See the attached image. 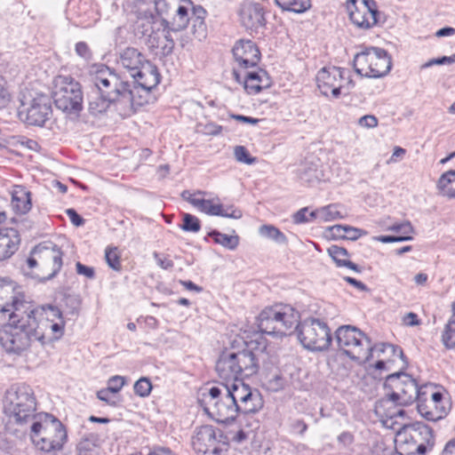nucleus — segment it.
<instances>
[{
	"label": "nucleus",
	"mask_w": 455,
	"mask_h": 455,
	"mask_svg": "<svg viewBox=\"0 0 455 455\" xmlns=\"http://www.w3.org/2000/svg\"><path fill=\"white\" fill-rule=\"evenodd\" d=\"M15 309L9 315V323L0 329V345L9 354L21 355L33 341L43 339L44 334L36 329L33 315L21 307Z\"/></svg>",
	"instance_id": "nucleus-1"
},
{
	"label": "nucleus",
	"mask_w": 455,
	"mask_h": 455,
	"mask_svg": "<svg viewBox=\"0 0 455 455\" xmlns=\"http://www.w3.org/2000/svg\"><path fill=\"white\" fill-rule=\"evenodd\" d=\"M4 412L11 423L22 430L37 419V400L34 389L27 383L12 384L4 394Z\"/></svg>",
	"instance_id": "nucleus-2"
},
{
	"label": "nucleus",
	"mask_w": 455,
	"mask_h": 455,
	"mask_svg": "<svg viewBox=\"0 0 455 455\" xmlns=\"http://www.w3.org/2000/svg\"><path fill=\"white\" fill-rule=\"evenodd\" d=\"M29 431L35 446L44 452L60 451L67 441V431L63 424L54 416L40 413L37 419L23 429Z\"/></svg>",
	"instance_id": "nucleus-3"
},
{
	"label": "nucleus",
	"mask_w": 455,
	"mask_h": 455,
	"mask_svg": "<svg viewBox=\"0 0 455 455\" xmlns=\"http://www.w3.org/2000/svg\"><path fill=\"white\" fill-rule=\"evenodd\" d=\"M215 370L223 383H228L257 373L259 363L255 354L250 349L237 352L225 350L220 355Z\"/></svg>",
	"instance_id": "nucleus-4"
},
{
	"label": "nucleus",
	"mask_w": 455,
	"mask_h": 455,
	"mask_svg": "<svg viewBox=\"0 0 455 455\" xmlns=\"http://www.w3.org/2000/svg\"><path fill=\"white\" fill-rule=\"evenodd\" d=\"M395 450L399 455H426L435 445L433 429L416 421L403 425L395 435Z\"/></svg>",
	"instance_id": "nucleus-5"
},
{
	"label": "nucleus",
	"mask_w": 455,
	"mask_h": 455,
	"mask_svg": "<svg viewBox=\"0 0 455 455\" xmlns=\"http://www.w3.org/2000/svg\"><path fill=\"white\" fill-rule=\"evenodd\" d=\"M384 387L390 391L386 399L380 401L377 406L379 411L381 406L394 403L400 406H407L419 400V396L427 395V386L419 387L416 380L409 374L399 371L389 374L385 380Z\"/></svg>",
	"instance_id": "nucleus-6"
},
{
	"label": "nucleus",
	"mask_w": 455,
	"mask_h": 455,
	"mask_svg": "<svg viewBox=\"0 0 455 455\" xmlns=\"http://www.w3.org/2000/svg\"><path fill=\"white\" fill-rule=\"evenodd\" d=\"M299 311L287 304H276L264 308L257 318L259 330L265 334L283 337L293 332L299 321Z\"/></svg>",
	"instance_id": "nucleus-7"
},
{
	"label": "nucleus",
	"mask_w": 455,
	"mask_h": 455,
	"mask_svg": "<svg viewBox=\"0 0 455 455\" xmlns=\"http://www.w3.org/2000/svg\"><path fill=\"white\" fill-rule=\"evenodd\" d=\"M62 255L54 243L44 241L39 243L27 259V267L31 270L28 274L44 282L53 278L61 269Z\"/></svg>",
	"instance_id": "nucleus-8"
},
{
	"label": "nucleus",
	"mask_w": 455,
	"mask_h": 455,
	"mask_svg": "<svg viewBox=\"0 0 455 455\" xmlns=\"http://www.w3.org/2000/svg\"><path fill=\"white\" fill-rule=\"evenodd\" d=\"M89 76L93 85L120 108H123L124 101L127 102L131 83L119 74L105 65H100L91 70Z\"/></svg>",
	"instance_id": "nucleus-9"
},
{
	"label": "nucleus",
	"mask_w": 455,
	"mask_h": 455,
	"mask_svg": "<svg viewBox=\"0 0 455 455\" xmlns=\"http://www.w3.org/2000/svg\"><path fill=\"white\" fill-rule=\"evenodd\" d=\"M151 68L147 67L143 78L134 79L133 84H130L127 102L124 101L123 108H120L122 116H130L138 108L153 103L156 100L152 90L160 83L159 72L150 73Z\"/></svg>",
	"instance_id": "nucleus-10"
},
{
	"label": "nucleus",
	"mask_w": 455,
	"mask_h": 455,
	"mask_svg": "<svg viewBox=\"0 0 455 455\" xmlns=\"http://www.w3.org/2000/svg\"><path fill=\"white\" fill-rule=\"evenodd\" d=\"M335 340L339 349L350 359L361 363L368 362L370 338L360 329L342 325L335 331Z\"/></svg>",
	"instance_id": "nucleus-11"
},
{
	"label": "nucleus",
	"mask_w": 455,
	"mask_h": 455,
	"mask_svg": "<svg viewBox=\"0 0 455 455\" xmlns=\"http://www.w3.org/2000/svg\"><path fill=\"white\" fill-rule=\"evenodd\" d=\"M300 344L307 350L323 351L327 349L332 340L327 323L316 318H307L298 322L293 328Z\"/></svg>",
	"instance_id": "nucleus-12"
},
{
	"label": "nucleus",
	"mask_w": 455,
	"mask_h": 455,
	"mask_svg": "<svg viewBox=\"0 0 455 455\" xmlns=\"http://www.w3.org/2000/svg\"><path fill=\"white\" fill-rule=\"evenodd\" d=\"M391 67V57L381 48L369 47L354 57L355 71L361 76L379 78L388 74Z\"/></svg>",
	"instance_id": "nucleus-13"
},
{
	"label": "nucleus",
	"mask_w": 455,
	"mask_h": 455,
	"mask_svg": "<svg viewBox=\"0 0 455 455\" xmlns=\"http://www.w3.org/2000/svg\"><path fill=\"white\" fill-rule=\"evenodd\" d=\"M52 98L57 108L78 116L83 108V92L78 82L70 76H59L54 80Z\"/></svg>",
	"instance_id": "nucleus-14"
},
{
	"label": "nucleus",
	"mask_w": 455,
	"mask_h": 455,
	"mask_svg": "<svg viewBox=\"0 0 455 455\" xmlns=\"http://www.w3.org/2000/svg\"><path fill=\"white\" fill-rule=\"evenodd\" d=\"M52 115V100L44 94L21 100L18 116L28 125L44 126Z\"/></svg>",
	"instance_id": "nucleus-15"
},
{
	"label": "nucleus",
	"mask_w": 455,
	"mask_h": 455,
	"mask_svg": "<svg viewBox=\"0 0 455 455\" xmlns=\"http://www.w3.org/2000/svg\"><path fill=\"white\" fill-rule=\"evenodd\" d=\"M208 405L209 407L205 409L206 411L219 423L228 424L233 422L236 417L239 419L242 417L237 404L219 387H213L209 390Z\"/></svg>",
	"instance_id": "nucleus-16"
},
{
	"label": "nucleus",
	"mask_w": 455,
	"mask_h": 455,
	"mask_svg": "<svg viewBox=\"0 0 455 455\" xmlns=\"http://www.w3.org/2000/svg\"><path fill=\"white\" fill-rule=\"evenodd\" d=\"M226 439L221 430L210 425H204L196 429L192 445L198 453L221 455L226 451Z\"/></svg>",
	"instance_id": "nucleus-17"
},
{
	"label": "nucleus",
	"mask_w": 455,
	"mask_h": 455,
	"mask_svg": "<svg viewBox=\"0 0 455 455\" xmlns=\"http://www.w3.org/2000/svg\"><path fill=\"white\" fill-rule=\"evenodd\" d=\"M208 193L206 191L197 190L191 193L188 190H184L181 193V197L198 209L200 212L212 216H221L238 220L242 218V212L233 206L225 207L222 204L215 203V199H204Z\"/></svg>",
	"instance_id": "nucleus-18"
},
{
	"label": "nucleus",
	"mask_w": 455,
	"mask_h": 455,
	"mask_svg": "<svg viewBox=\"0 0 455 455\" xmlns=\"http://www.w3.org/2000/svg\"><path fill=\"white\" fill-rule=\"evenodd\" d=\"M346 9L351 22L361 29H369L378 22L379 11L374 0H347Z\"/></svg>",
	"instance_id": "nucleus-19"
},
{
	"label": "nucleus",
	"mask_w": 455,
	"mask_h": 455,
	"mask_svg": "<svg viewBox=\"0 0 455 455\" xmlns=\"http://www.w3.org/2000/svg\"><path fill=\"white\" fill-rule=\"evenodd\" d=\"M119 63L127 69L133 79L143 78L147 67L151 68H148L150 73L158 71L140 52L132 47H128L120 53Z\"/></svg>",
	"instance_id": "nucleus-20"
},
{
	"label": "nucleus",
	"mask_w": 455,
	"mask_h": 455,
	"mask_svg": "<svg viewBox=\"0 0 455 455\" xmlns=\"http://www.w3.org/2000/svg\"><path fill=\"white\" fill-rule=\"evenodd\" d=\"M346 69L337 67L323 68L316 75V83L321 93L328 96L329 93L335 99L340 96V90L344 80Z\"/></svg>",
	"instance_id": "nucleus-21"
},
{
	"label": "nucleus",
	"mask_w": 455,
	"mask_h": 455,
	"mask_svg": "<svg viewBox=\"0 0 455 455\" xmlns=\"http://www.w3.org/2000/svg\"><path fill=\"white\" fill-rule=\"evenodd\" d=\"M232 52L235 61L244 69L255 67L260 59L259 48L251 40H239L234 45Z\"/></svg>",
	"instance_id": "nucleus-22"
},
{
	"label": "nucleus",
	"mask_w": 455,
	"mask_h": 455,
	"mask_svg": "<svg viewBox=\"0 0 455 455\" xmlns=\"http://www.w3.org/2000/svg\"><path fill=\"white\" fill-rule=\"evenodd\" d=\"M419 413L428 421H438L447 416L451 410V402H444L443 404L427 401V395L419 396L417 403Z\"/></svg>",
	"instance_id": "nucleus-23"
},
{
	"label": "nucleus",
	"mask_w": 455,
	"mask_h": 455,
	"mask_svg": "<svg viewBox=\"0 0 455 455\" xmlns=\"http://www.w3.org/2000/svg\"><path fill=\"white\" fill-rule=\"evenodd\" d=\"M240 20L246 29L254 30L265 25L263 8L259 4H244L240 10Z\"/></svg>",
	"instance_id": "nucleus-24"
},
{
	"label": "nucleus",
	"mask_w": 455,
	"mask_h": 455,
	"mask_svg": "<svg viewBox=\"0 0 455 455\" xmlns=\"http://www.w3.org/2000/svg\"><path fill=\"white\" fill-rule=\"evenodd\" d=\"M14 287L11 282L0 279V313L9 315L12 311H16L15 308L21 307L22 310L26 307V302L17 299L13 295Z\"/></svg>",
	"instance_id": "nucleus-25"
},
{
	"label": "nucleus",
	"mask_w": 455,
	"mask_h": 455,
	"mask_svg": "<svg viewBox=\"0 0 455 455\" xmlns=\"http://www.w3.org/2000/svg\"><path fill=\"white\" fill-rule=\"evenodd\" d=\"M104 94L94 85L92 91L88 92V110L91 115L97 116L104 114L111 105L116 106V109L120 111V106L117 103H114V100Z\"/></svg>",
	"instance_id": "nucleus-26"
},
{
	"label": "nucleus",
	"mask_w": 455,
	"mask_h": 455,
	"mask_svg": "<svg viewBox=\"0 0 455 455\" xmlns=\"http://www.w3.org/2000/svg\"><path fill=\"white\" fill-rule=\"evenodd\" d=\"M20 239L14 228H0V260L10 258L17 250Z\"/></svg>",
	"instance_id": "nucleus-27"
},
{
	"label": "nucleus",
	"mask_w": 455,
	"mask_h": 455,
	"mask_svg": "<svg viewBox=\"0 0 455 455\" xmlns=\"http://www.w3.org/2000/svg\"><path fill=\"white\" fill-rule=\"evenodd\" d=\"M36 329L43 334V339L38 341L44 345L52 340L60 339L64 334L65 321L63 318L55 320L54 322H38L36 321Z\"/></svg>",
	"instance_id": "nucleus-28"
},
{
	"label": "nucleus",
	"mask_w": 455,
	"mask_h": 455,
	"mask_svg": "<svg viewBox=\"0 0 455 455\" xmlns=\"http://www.w3.org/2000/svg\"><path fill=\"white\" fill-rule=\"evenodd\" d=\"M24 310H26V314L33 315L38 322H54L63 318L60 309L50 304L33 308L32 306L26 303Z\"/></svg>",
	"instance_id": "nucleus-29"
},
{
	"label": "nucleus",
	"mask_w": 455,
	"mask_h": 455,
	"mask_svg": "<svg viewBox=\"0 0 455 455\" xmlns=\"http://www.w3.org/2000/svg\"><path fill=\"white\" fill-rule=\"evenodd\" d=\"M250 395H243L235 401L240 416L254 414L263 406V401L258 390H251Z\"/></svg>",
	"instance_id": "nucleus-30"
},
{
	"label": "nucleus",
	"mask_w": 455,
	"mask_h": 455,
	"mask_svg": "<svg viewBox=\"0 0 455 455\" xmlns=\"http://www.w3.org/2000/svg\"><path fill=\"white\" fill-rule=\"evenodd\" d=\"M270 85L268 76L265 71L248 72L245 75L244 90L249 94H258L263 88Z\"/></svg>",
	"instance_id": "nucleus-31"
},
{
	"label": "nucleus",
	"mask_w": 455,
	"mask_h": 455,
	"mask_svg": "<svg viewBox=\"0 0 455 455\" xmlns=\"http://www.w3.org/2000/svg\"><path fill=\"white\" fill-rule=\"evenodd\" d=\"M31 194L22 186H15L12 193V207L20 214H25L31 209Z\"/></svg>",
	"instance_id": "nucleus-32"
},
{
	"label": "nucleus",
	"mask_w": 455,
	"mask_h": 455,
	"mask_svg": "<svg viewBox=\"0 0 455 455\" xmlns=\"http://www.w3.org/2000/svg\"><path fill=\"white\" fill-rule=\"evenodd\" d=\"M190 19L191 13H189V10L185 6L180 5L175 11V15L172 21L163 18L161 20V26L171 29L172 32H179L188 27Z\"/></svg>",
	"instance_id": "nucleus-33"
},
{
	"label": "nucleus",
	"mask_w": 455,
	"mask_h": 455,
	"mask_svg": "<svg viewBox=\"0 0 455 455\" xmlns=\"http://www.w3.org/2000/svg\"><path fill=\"white\" fill-rule=\"evenodd\" d=\"M206 11L202 6H194L191 11V32L194 36L202 41L206 38L207 27L204 21Z\"/></svg>",
	"instance_id": "nucleus-34"
},
{
	"label": "nucleus",
	"mask_w": 455,
	"mask_h": 455,
	"mask_svg": "<svg viewBox=\"0 0 455 455\" xmlns=\"http://www.w3.org/2000/svg\"><path fill=\"white\" fill-rule=\"evenodd\" d=\"M299 180L307 184H313L321 180L323 177V172L317 164L306 162L298 170Z\"/></svg>",
	"instance_id": "nucleus-35"
},
{
	"label": "nucleus",
	"mask_w": 455,
	"mask_h": 455,
	"mask_svg": "<svg viewBox=\"0 0 455 455\" xmlns=\"http://www.w3.org/2000/svg\"><path fill=\"white\" fill-rule=\"evenodd\" d=\"M368 352V362L370 361L371 358L373 357L379 358L382 355V354L386 352L391 354L394 356L401 358L403 361L404 360L405 357L400 347L389 343H379L372 345L371 339Z\"/></svg>",
	"instance_id": "nucleus-36"
},
{
	"label": "nucleus",
	"mask_w": 455,
	"mask_h": 455,
	"mask_svg": "<svg viewBox=\"0 0 455 455\" xmlns=\"http://www.w3.org/2000/svg\"><path fill=\"white\" fill-rule=\"evenodd\" d=\"M222 389L229 396L233 402L240 399L243 395H250L251 390H252L249 385L245 384L242 379L231 381V384L221 383Z\"/></svg>",
	"instance_id": "nucleus-37"
},
{
	"label": "nucleus",
	"mask_w": 455,
	"mask_h": 455,
	"mask_svg": "<svg viewBox=\"0 0 455 455\" xmlns=\"http://www.w3.org/2000/svg\"><path fill=\"white\" fill-rule=\"evenodd\" d=\"M437 188L443 196L455 198V171L451 170L442 174L437 182Z\"/></svg>",
	"instance_id": "nucleus-38"
},
{
	"label": "nucleus",
	"mask_w": 455,
	"mask_h": 455,
	"mask_svg": "<svg viewBox=\"0 0 455 455\" xmlns=\"http://www.w3.org/2000/svg\"><path fill=\"white\" fill-rule=\"evenodd\" d=\"M275 3L283 11L295 13H303L311 7L310 0H275Z\"/></svg>",
	"instance_id": "nucleus-39"
},
{
	"label": "nucleus",
	"mask_w": 455,
	"mask_h": 455,
	"mask_svg": "<svg viewBox=\"0 0 455 455\" xmlns=\"http://www.w3.org/2000/svg\"><path fill=\"white\" fill-rule=\"evenodd\" d=\"M78 455H100L98 437L91 435L83 438L77 444Z\"/></svg>",
	"instance_id": "nucleus-40"
},
{
	"label": "nucleus",
	"mask_w": 455,
	"mask_h": 455,
	"mask_svg": "<svg viewBox=\"0 0 455 455\" xmlns=\"http://www.w3.org/2000/svg\"><path fill=\"white\" fill-rule=\"evenodd\" d=\"M259 234L278 244H286L288 242L286 235L273 225H262L259 228Z\"/></svg>",
	"instance_id": "nucleus-41"
},
{
	"label": "nucleus",
	"mask_w": 455,
	"mask_h": 455,
	"mask_svg": "<svg viewBox=\"0 0 455 455\" xmlns=\"http://www.w3.org/2000/svg\"><path fill=\"white\" fill-rule=\"evenodd\" d=\"M208 235L212 237L216 243L229 250H235L239 243V237L237 235H228L218 230L209 232Z\"/></svg>",
	"instance_id": "nucleus-42"
},
{
	"label": "nucleus",
	"mask_w": 455,
	"mask_h": 455,
	"mask_svg": "<svg viewBox=\"0 0 455 455\" xmlns=\"http://www.w3.org/2000/svg\"><path fill=\"white\" fill-rule=\"evenodd\" d=\"M321 221L328 222L344 219L346 214L339 210L338 204H329L320 208Z\"/></svg>",
	"instance_id": "nucleus-43"
},
{
	"label": "nucleus",
	"mask_w": 455,
	"mask_h": 455,
	"mask_svg": "<svg viewBox=\"0 0 455 455\" xmlns=\"http://www.w3.org/2000/svg\"><path fill=\"white\" fill-rule=\"evenodd\" d=\"M105 259L110 268L115 271L121 270L122 265L117 247H107L105 250Z\"/></svg>",
	"instance_id": "nucleus-44"
},
{
	"label": "nucleus",
	"mask_w": 455,
	"mask_h": 455,
	"mask_svg": "<svg viewBox=\"0 0 455 455\" xmlns=\"http://www.w3.org/2000/svg\"><path fill=\"white\" fill-rule=\"evenodd\" d=\"M442 341L448 349L455 347V319H451L445 325Z\"/></svg>",
	"instance_id": "nucleus-45"
},
{
	"label": "nucleus",
	"mask_w": 455,
	"mask_h": 455,
	"mask_svg": "<svg viewBox=\"0 0 455 455\" xmlns=\"http://www.w3.org/2000/svg\"><path fill=\"white\" fill-rule=\"evenodd\" d=\"M134 393L140 397H147L152 390V383L148 378L141 377L133 386Z\"/></svg>",
	"instance_id": "nucleus-46"
},
{
	"label": "nucleus",
	"mask_w": 455,
	"mask_h": 455,
	"mask_svg": "<svg viewBox=\"0 0 455 455\" xmlns=\"http://www.w3.org/2000/svg\"><path fill=\"white\" fill-rule=\"evenodd\" d=\"M181 228L186 232L196 233L201 228L200 220L197 217L190 213H184Z\"/></svg>",
	"instance_id": "nucleus-47"
},
{
	"label": "nucleus",
	"mask_w": 455,
	"mask_h": 455,
	"mask_svg": "<svg viewBox=\"0 0 455 455\" xmlns=\"http://www.w3.org/2000/svg\"><path fill=\"white\" fill-rule=\"evenodd\" d=\"M328 254L335 261L338 267H343L342 262H346V258L348 257V251L345 248L338 245H331L329 247Z\"/></svg>",
	"instance_id": "nucleus-48"
},
{
	"label": "nucleus",
	"mask_w": 455,
	"mask_h": 455,
	"mask_svg": "<svg viewBox=\"0 0 455 455\" xmlns=\"http://www.w3.org/2000/svg\"><path fill=\"white\" fill-rule=\"evenodd\" d=\"M171 32H172L171 29L163 27V30L161 31L162 38L164 40L162 46L163 55L171 54L174 49L175 43L171 36Z\"/></svg>",
	"instance_id": "nucleus-49"
},
{
	"label": "nucleus",
	"mask_w": 455,
	"mask_h": 455,
	"mask_svg": "<svg viewBox=\"0 0 455 455\" xmlns=\"http://www.w3.org/2000/svg\"><path fill=\"white\" fill-rule=\"evenodd\" d=\"M235 159L246 164H253L257 162L256 157L250 156L248 150L243 146H236L234 149Z\"/></svg>",
	"instance_id": "nucleus-50"
},
{
	"label": "nucleus",
	"mask_w": 455,
	"mask_h": 455,
	"mask_svg": "<svg viewBox=\"0 0 455 455\" xmlns=\"http://www.w3.org/2000/svg\"><path fill=\"white\" fill-rule=\"evenodd\" d=\"M163 43L164 40L159 30L152 31V33L148 36V38L147 40V44L148 48H150L151 50L159 48L162 50Z\"/></svg>",
	"instance_id": "nucleus-51"
},
{
	"label": "nucleus",
	"mask_w": 455,
	"mask_h": 455,
	"mask_svg": "<svg viewBox=\"0 0 455 455\" xmlns=\"http://www.w3.org/2000/svg\"><path fill=\"white\" fill-rule=\"evenodd\" d=\"M388 229L394 232L402 233V235H410L414 232V228L410 221L394 224L389 227Z\"/></svg>",
	"instance_id": "nucleus-52"
},
{
	"label": "nucleus",
	"mask_w": 455,
	"mask_h": 455,
	"mask_svg": "<svg viewBox=\"0 0 455 455\" xmlns=\"http://www.w3.org/2000/svg\"><path fill=\"white\" fill-rule=\"evenodd\" d=\"M366 234L367 232L363 229L346 225L344 239L355 241Z\"/></svg>",
	"instance_id": "nucleus-53"
},
{
	"label": "nucleus",
	"mask_w": 455,
	"mask_h": 455,
	"mask_svg": "<svg viewBox=\"0 0 455 455\" xmlns=\"http://www.w3.org/2000/svg\"><path fill=\"white\" fill-rule=\"evenodd\" d=\"M125 383L124 378L122 376H113L108 380V388L113 394H117Z\"/></svg>",
	"instance_id": "nucleus-54"
},
{
	"label": "nucleus",
	"mask_w": 455,
	"mask_h": 455,
	"mask_svg": "<svg viewBox=\"0 0 455 455\" xmlns=\"http://www.w3.org/2000/svg\"><path fill=\"white\" fill-rule=\"evenodd\" d=\"M75 50H76V54L78 56H80L81 58H83L84 60H89L92 59V52L86 43L78 42L76 44Z\"/></svg>",
	"instance_id": "nucleus-55"
},
{
	"label": "nucleus",
	"mask_w": 455,
	"mask_h": 455,
	"mask_svg": "<svg viewBox=\"0 0 455 455\" xmlns=\"http://www.w3.org/2000/svg\"><path fill=\"white\" fill-rule=\"evenodd\" d=\"M412 239L413 238L411 235H379L376 237L377 241H379L384 243L411 241Z\"/></svg>",
	"instance_id": "nucleus-56"
},
{
	"label": "nucleus",
	"mask_w": 455,
	"mask_h": 455,
	"mask_svg": "<svg viewBox=\"0 0 455 455\" xmlns=\"http://www.w3.org/2000/svg\"><path fill=\"white\" fill-rule=\"evenodd\" d=\"M358 124L364 128H374L378 125V119L373 115H365L359 118Z\"/></svg>",
	"instance_id": "nucleus-57"
},
{
	"label": "nucleus",
	"mask_w": 455,
	"mask_h": 455,
	"mask_svg": "<svg viewBox=\"0 0 455 455\" xmlns=\"http://www.w3.org/2000/svg\"><path fill=\"white\" fill-rule=\"evenodd\" d=\"M113 394L108 388H103L97 392V397L111 406L116 405V401L111 396Z\"/></svg>",
	"instance_id": "nucleus-58"
},
{
	"label": "nucleus",
	"mask_w": 455,
	"mask_h": 455,
	"mask_svg": "<svg viewBox=\"0 0 455 455\" xmlns=\"http://www.w3.org/2000/svg\"><path fill=\"white\" fill-rule=\"evenodd\" d=\"M346 225H334L328 228L330 237L332 239H344Z\"/></svg>",
	"instance_id": "nucleus-59"
},
{
	"label": "nucleus",
	"mask_w": 455,
	"mask_h": 455,
	"mask_svg": "<svg viewBox=\"0 0 455 455\" xmlns=\"http://www.w3.org/2000/svg\"><path fill=\"white\" fill-rule=\"evenodd\" d=\"M76 272L79 275H83L89 279H92L95 276L94 268L92 267L85 266L81 262H76Z\"/></svg>",
	"instance_id": "nucleus-60"
},
{
	"label": "nucleus",
	"mask_w": 455,
	"mask_h": 455,
	"mask_svg": "<svg viewBox=\"0 0 455 455\" xmlns=\"http://www.w3.org/2000/svg\"><path fill=\"white\" fill-rule=\"evenodd\" d=\"M66 213L70 219L72 224L76 227H80L84 223V220L76 212L75 209H67Z\"/></svg>",
	"instance_id": "nucleus-61"
},
{
	"label": "nucleus",
	"mask_w": 455,
	"mask_h": 455,
	"mask_svg": "<svg viewBox=\"0 0 455 455\" xmlns=\"http://www.w3.org/2000/svg\"><path fill=\"white\" fill-rule=\"evenodd\" d=\"M308 209L307 207L300 209L298 211L294 216L293 220L295 223H306L309 222L310 219L308 218Z\"/></svg>",
	"instance_id": "nucleus-62"
},
{
	"label": "nucleus",
	"mask_w": 455,
	"mask_h": 455,
	"mask_svg": "<svg viewBox=\"0 0 455 455\" xmlns=\"http://www.w3.org/2000/svg\"><path fill=\"white\" fill-rule=\"evenodd\" d=\"M154 258L156 259L158 266L163 269H171L174 266L172 259L166 257L161 258L157 252H154Z\"/></svg>",
	"instance_id": "nucleus-63"
},
{
	"label": "nucleus",
	"mask_w": 455,
	"mask_h": 455,
	"mask_svg": "<svg viewBox=\"0 0 455 455\" xmlns=\"http://www.w3.org/2000/svg\"><path fill=\"white\" fill-rule=\"evenodd\" d=\"M442 455H455V438L449 440L442 451Z\"/></svg>",
	"instance_id": "nucleus-64"
}]
</instances>
